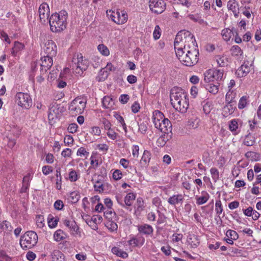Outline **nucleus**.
<instances>
[{"label": "nucleus", "instance_id": "7c9ffc66", "mask_svg": "<svg viewBox=\"0 0 261 261\" xmlns=\"http://www.w3.org/2000/svg\"><path fill=\"white\" fill-rule=\"evenodd\" d=\"M109 74V71H107L104 68H102L96 77V80L98 82H102L105 81Z\"/></svg>", "mask_w": 261, "mask_h": 261}, {"label": "nucleus", "instance_id": "4468645a", "mask_svg": "<svg viewBox=\"0 0 261 261\" xmlns=\"http://www.w3.org/2000/svg\"><path fill=\"white\" fill-rule=\"evenodd\" d=\"M43 49L44 55L46 56L53 57L56 55L57 51V46L53 40H48L46 42Z\"/></svg>", "mask_w": 261, "mask_h": 261}, {"label": "nucleus", "instance_id": "c03bdc74", "mask_svg": "<svg viewBox=\"0 0 261 261\" xmlns=\"http://www.w3.org/2000/svg\"><path fill=\"white\" fill-rule=\"evenodd\" d=\"M44 218L43 216L41 215H37L36 217V223L38 227L42 228L44 225Z\"/></svg>", "mask_w": 261, "mask_h": 261}, {"label": "nucleus", "instance_id": "774afa93", "mask_svg": "<svg viewBox=\"0 0 261 261\" xmlns=\"http://www.w3.org/2000/svg\"><path fill=\"white\" fill-rule=\"evenodd\" d=\"M0 261H11V258L4 252H0Z\"/></svg>", "mask_w": 261, "mask_h": 261}, {"label": "nucleus", "instance_id": "39448f33", "mask_svg": "<svg viewBox=\"0 0 261 261\" xmlns=\"http://www.w3.org/2000/svg\"><path fill=\"white\" fill-rule=\"evenodd\" d=\"M197 44H193L190 50L186 51V55L180 58V62L187 66H192L198 61L199 51Z\"/></svg>", "mask_w": 261, "mask_h": 261}, {"label": "nucleus", "instance_id": "8fccbe9b", "mask_svg": "<svg viewBox=\"0 0 261 261\" xmlns=\"http://www.w3.org/2000/svg\"><path fill=\"white\" fill-rule=\"evenodd\" d=\"M234 97L235 94H233L232 92L229 91L226 95V101L229 104H232L233 102Z\"/></svg>", "mask_w": 261, "mask_h": 261}, {"label": "nucleus", "instance_id": "1a4fd4ad", "mask_svg": "<svg viewBox=\"0 0 261 261\" xmlns=\"http://www.w3.org/2000/svg\"><path fill=\"white\" fill-rule=\"evenodd\" d=\"M223 70L211 69L207 70L204 73V82H217L222 80L223 76Z\"/></svg>", "mask_w": 261, "mask_h": 261}, {"label": "nucleus", "instance_id": "f8f14e48", "mask_svg": "<svg viewBox=\"0 0 261 261\" xmlns=\"http://www.w3.org/2000/svg\"><path fill=\"white\" fill-rule=\"evenodd\" d=\"M149 7L152 13L159 14L165 10L166 4L164 0H149Z\"/></svg>", "mask_w": 261, "mask_h": 261}, {"label": "nucleus", "instance_id": "a19ab883", "mask_svg": "<svg viewBox=\"0 0 261 261\" xmlns=\"http://www.w3.org/2000/svg\"><path fill=\"white\" fill-rule=\"evenodd\" d=\"M210 172L212 179L214 182H216L219 179V172L216 168H212L210 169Z\"/></svg>", "mask_w": 261, "mask_h": 261}, {"label": "nucleus", "instance_id": "de8ad7c7", "mask_svg": "<svg viewBox=\"0 0 261 261\" xmlns=\"http://www.w3.org/2000/svg\"><path fill=\"white\" fill-rule=\"evenodd\" d=\"M89 154V152L87 151L86 149L83 147L79 148L76 152L77 156H84L85 158H87Z\"/></svg>", "mask_w": 261, "mask_h": 261}, {"label": "nucleus", "instance_id": "ddd939ff", "mask_svg": "<svg viewBox=\"0 0 261 261\" xmlns=\"http://www.w3.org/2000/svg\"><path fill=\"white\" fill-rule=\"evenodd\" d=\"M252 64L250 62L245 61L236 71L237 76L239 77L246 76L249 73L252 69Z\"/></svg>", "mask_w": 261, "mask_h": 261}, {"label": "nucleus", "instance_id": "864d4df0", "mask_svg": "<svg viewBox=\"0 0 261 261\" xmlns=\"http://www.w3.org/2000/svg\"><path fill=\"white\" fill-rule=\"evenodd\" d=\"M189 126L192 128H196L199 125V120L197 118L191 119L188 121Z\"/></svg>", "mask_w": 261, "mask_h": 261}, {"label": "nucleus", "instance_id": "4d7b16f0", "mask_svg": "<svg viewBox=\"0 0 261 261\" xmlns=\"http://www.w3.org/2000/svg\"><path fill=\"white\" fill-rule=\"evenodd\" d=\"M153 36L155 40H158L161 36V29L159 25H156L153 33Z\"/></svg>", "mask_w": 261, "mask_h": 261}, {"label": "nucleus", "instance_id": "603ef678", "mask_svg": "<svg viewBox=\"0 0 261 261\" xmlns=\"http://www.w3.org/2000/svg\"><path fill=\"white\" fill-rule=\"evenodd\" d=\"M229 129L231 132H235L238 128V123L236 119H233L230 121L229 125Z\"/></svg>", "mask_w": 261, "mask_h": 261}, {"label": "nucleus", "instance_id": "49530a36", "mask_svg": "<svg viewBox=\"0 0 261 261\" xmlns=\"http://www.w3.org/2000/svg\"><path fill=\"white\" fill-rule=\"evenodd\" d=\"M226 235L228 238L237 240L239 238L238 233L233 230L229 229L226 231Z\"/></svg>", "mask_w": 261, "mask_h": 261}, {"label": "nucleus", "instance_id": "dca6fc26", "mask_svg": "<svg viewBox=\"0 0 261 261\" xmlns=\"http://www.w3.org/2000/svg\"><path fill=\"white\" fill-rule=\"evenodd\" d=\"M38 12L41 21L42 23L45 22L46 20L48 19L50 12L48 4L45 3L41 4L39 8Z\"/></svg>", "mask_w": 261, "mask_h": 261}, {"label": "nucleus", "instance_id": "393cba45", "mask_svg": "<svg viewBox=\"0 0 261 261\" xmlns=\"http://www.w3.org/2000/svg\"><path fill=\"white\" fill-rule=\"evenodd\" d=\"M102 106L106 109H113L115 100L110 96H105L102 101Z\"/></svg>", "mask_w": 261, "mask_h": 261}, {"label": "nucleus", "instance_id": "b1692460", "mask_svg": "<svg viewBox=\"0 0 261 261\" xmlns=\"http://www.w3.org/2000/svg\"><path fill=\"white\" fill-rule=\"evenodd\" d=\"M230 53L231 55L237 59L242 60L243 58V50L238 45L232 46L230 49Z\"/></svg>", "mask_w": 261, "mask_h": 261}, {"label": "nucleus", "instance_id": "c85d7f7f", "mask_svg": "<svg viewBox=\"0 0 261 261\" xmlns=\"http://www.w3.org/2000/svg\"><path fill=\"white\" fill-rule=\"evenodd\" d=\"M54 240L56 242H60L67 238V234L61 229H58L54 234Z\"/></svg>", "mask_w": 261, "mask_h": 261}, {"label": "nucleus", "instance_id": "680f3d73", "mask_svg": "<svg viewBox=\"0 0 261 261\" xmlns=\"http://www.w3.org/2000/svg\"><path fill=\"white\" fill-rule=\"evenodd\" d=\"M77 127L78 126L76 123H71L68 127V131L70 133H75L77 131Z\"/></svg>", "mask_w": 261, "mask_h": 261}, {"label": "nucleus", "instance_id": "2f4dec72", "mask_svg": "<svg viewBox=\"0 0 261 261\" xmlns=\"http://www.w3.org/2000/svg\"><path fill=\"white\" fill-rule=\"evenodd\" d=\"M0 230L1 232H9L12 231V227L10 223L7 221H0Z\"/></svg>", "mask_w": 261, "mask_h": 261}, {"label": "nucleus", "instance_id": "f704fd0d", "mask_svg": "<svg viewBox=\"0 0 261 261\" xmlns=\"http://www.w3.org/2000/svg\"><path fill=\"white\" fill-rule=\"evenodd\" d=\"M136 195L133 193H129L124 198V205L130 206L132 204L133 201L135 199Z\"/></svg>", "mask_w": 261, "mask_h": 261}, {"label": "nucleus", "instance_id": "a18cd8bd", "mask_svg": "<svg viewBox=\"0 0 261 261\" xmlns=\"http://www.w3.org/2000/svg\"><path fill=\"white\" fill-rule=\"evenodd\" d=\"M203 103V111L205 114H208L213 108V106L212 103L208 101H204Z\"/></svg>", "mask_w": 261, "mask_h": 261}, {"label": "nucleus", "instance_id": "bb28decb", "mask_svg": "<svg viewBox=\"0 0 261 261\" xmlns=\"http://www.w3.org/2000/svg\"><path fill=\"white\" fill-rule=\"evenodd\" d=\"M234 28L232 29L226 28L223 29L221 32V35L224 40L229 41L232 35H234Z\"/></svg>", "mask_w": 261, "mask_h": 261}, {"label": "nucleus", "instance_id": "bf43d9fd", "mask_svg": "<svg viewBox=\"0 0 261 261\" xmlns=\"http://www.w3.org/2000/svg\"><path fill=\"white\" fill-rule=\"evenodd\" d=\"M64 207V204L61 200H57L54 203V207L56 210L60 211L63 209Z\"/></svg>", "mask_w": 261, "mask_h": 261}, {"label": "nucleus", "instance_id": "aec40b11", "mask_svg": "<svg viewBox=\"0 0 261 261\" xmlns=\"http://www.w3.org/2000/svg\"><path fill=\"white\" fill-rule=\"evenodd\" d=\"M145 242V239L142 237H133L128 241V244L132 247H141Z\"/></svg>", "mask_w": 261, "mask_h": 261}, {"label": "nucleus", "instance_id": "58836bf2", "mask_svg": "<svg viewBox=\"0 0 261 261\" xmlns=\"http://www.w3.org/2000/svg\"><path fill=\"white\" fill-rule=\"evenodd\" d=\"M144 202L143 199L141 197H139L137 199L136 203L135 204V207L136 211L138 212H141L144 210Z\"/></svg>", "mask_w": 261, "mask_h": 261}, {"label": "nucleus", "instance_id": "79ce46f5", "mask_svg": "<svg viewBox=\"0 0 261 261\" xmlns=\"http://www.w3.org/2000/svg\"><path fill=\"white\" fill-rule=\"evenodd\" d=\"M98 51L102 55L105 56H108L110 54V51L108 48L103 44H99L97 46Z\"/></svg>", "mask_w": 261, "mask_h": 261}, {"label": "nucleus", "instance_id": "ea45409f", "mask_svg": "<svg viewBox=\"0 0 261 261\" xmlns=\"http://www.w3.org/2000/svg\"><path fill=\"white\" fill-rule=\"evenodd\" d=\"M248 96H242L239 101L238 108L239 109H244L248 104Z\"/></svg>", "mask_w": 261, "mask_h": 261}, {"label": "nucleus", "instance_id": "37998d69", "mask_svg": "<svg viewBox=\"0 0 261 261\" xmlns=\"http://www.w3.org/2000/svg\"><path fill=\"white\" fill-rule=\"evenodd\" d=\"M80 175L76 171L73 169H71L69 173V179L72 182L76 181L79 178Z\"/></svg>", "mask_w": 261, "mask_h": 261}, {"label": "nucleus", "instance_id": "09e8293b", "mask_svg": "<svg viewBox=\"0 0 261 261\" xmlns=\"http://www.w3.org/2000/svg\"><path fill=\"white\" fill-rule=\"evenodd\" d=\"M209 198V195L207 193H206L205 195L200 196L197 198V204L198 205H201L205 202L208 200Z\"/></svg>", "mask_w": 261, "mask_h": 261}, {"label": "nucleus", "instance_id": "13d9d810", "mask_svg": "<svg viewBox=\"0 0 261 261\" xmlns=\"http://www.w3.org/2000/svg\"><path fill=\"white\" fill-rule=\"evenodd\" d=\"M122 172L118 169H116L113 173V178L115 180H118L122 178Z\"/></svg>", "mask_w": 261, "mask_h": 261}, {"label": "nucleus", "instance_id": "6e6552de", "mask_svg": "<svg viewBox=\"0 0 261 261\" xmlns=\"http://www.w3.org/2000/svg\"><path fill=\"white\" fill-rule=\"evenodd\" d=\"M86 100L84 97H77L73 100L69 106V110L72 114H81L86 107Z\"/></svg>", "mask_w": 261, "mask_h": 261}, {"label": "nucleus", "instance_id": "69168bd1", "mask_svg": "<svg viewBox=\"0 0 261 261\" xmlns=\"http://www.w3.org/2000/svg\"><path fill=\"white\" fill-rule=\"evenodd\" d=\"M107 227L109 229L111 230L112 231H114L116 230L118 228L117 224L113 222H109L107 224Z\"/></svg>", "mask_w": 261, "mask_h": 261}, {"label": "nucleus", "instance_id": "338daca9", "mask_svg": "<svg viewBox=\"0 0 261 261\" xmlns=\"http://www.w3.org/2000/svg\"><path fill=\"white\" fill-rule=\"evenodd\" d=\"M71 154L72 150L70 148H66L64 149L61 153V155L64 158L70 157L71 155Z\"/></svg>", "mask_w": 261, "mask_h": 261}, {"label": "nucleus", "instance_id": "473e14b6", "mask_svg": "<svg viewBox=\"0 0 261 261\" xmlns=\"http://www.w3.org/2000/svg\"><path fill=\"white\" fill-rule=\"evenodd\" d=\"M236 109V107L233 106V105L230 103L226 105L223 109V113L224 116H228L231 114H232Z\"/></svg>", "mask_w": 261, "mask_h": 261}, {"label": "nucleus", "instance_id": "4be33fe9", "mask_svg": "<svg viewBox=\"0 0 261 261\" xmlns=\"http://www.w3.org/2000/svg\"><path fill=\"white\" fill-rule=\"evenodd\" d=\"M138 230L141 234L148 236L152 234L153 228L149 224H144L138 226Z\"/></svg>", "mask_w": 261, "mask_h": 261}, {"label": "nucleus", "instance_id": "423d86ee", "mask_svg": "<svg viewBox=\"0 0 261 261\" xmlns=\"http://www.w3.org/2000/svg\"><path fill=\"white\" fill-rule=\"evenodd\" d=\"M38 236L34 231H28L20 239V245L22 249H31L34 247L38 241Z\"/></svg>", "mask_w": 261, "mask_h": 261}, {"label": "nucleus", "instance_id": "20e7f679", "mask_svg": "<svg viewBox=\"0 0 261 261\" xmlns=\"http://www.w3.org/2000/svg\"><path fill=\"white\" fill-rule=\"evenodd\" d=\"M152 119L154 125L161 132L168 134L172 132V126L171 122L164 117V114L159 110L153 112Z\"/></svg>", "mask_w": 261, "mask_h": 261}, {"label": "nucleus", "instance_id": "f03ea898", "mask_svg": "<svg viewBox=\"0 0 261 261\" xmlns=\"http://www.w3.org/2000/svg\"><path fill=\"white\" fill-rule=\"evenodd\" d=\"M171 103L173 107L181 113H185L189 107V98L181 88L174 87L170 92Z\"/></svg>", "mask_w": 261, "mask_h": 261}, {"label": "nucleus", "instance_id": "c756f323", "mask_svg": "<svg viewBox=\"0 0 261 261\" xmlns=\"http://www.w3.org/2000/svg\"><path fill=\"white\" fill-rule=\"evenodd\" d=\"M112 252L114 254L122 258H126L128 257V254L119 247H114L112 249Z\"/></svg>", "mask_w": 261, "mask_h": 261}, {"label": "nucleus", "instance_id": "5701e85b", "mask_svg": "<svg viewBox=\"0 0 261 261\" xmlns=\"http://www.w3.org/2000/svg\"><path fill=\"white\" fill-rule=\"evenodd\" d=\"M184 197L182 194L173 195L169 197L168 199V202L172 205L181 203L183 202Z\"/></svg>", "mask_w": 261, "mask_h": 261}, {"label": "nucleus", "instance_id": "0eeeda50", "mask_svg": "<svg viewBox=\"0 0 261 261\" xmlns=\"http://www.w3.org/2000/svg\"><path fill=\"white\" fill-rule=\"evenodd\" d=\"M88 66L89 61L86 59H84L81 54H77L73 57L71 67L76 74L81 75Z\"/></svg>", "mask_w": 261, "mask_h": 261}, {"label": "nucleus", "instance_id": "4c0bfd02", "mask_svg": "<svg viewBox=\"0 0 261 261\" xmlns=\"http://www.w3.org/2000/svg\"><path fill=\"white\" fill-rule=\"evenodd\" d=\"M81 197L79 192L73 191L70 194L69 200L72 203H75L79 201Z\"/></svg>", "mask_w": 261, "mask_h": 261}, {"label": "nucleus", "instance_id": "a211bd4d", "mask_svg": "<svg viewBox=\"0 0 261 261\" xmlns=\"http://www.w3.org/2000/svg\"><path fill=\"white\" fill-rule=\"evenodd\" d=\"M227 8L229 11L233 13L234 16L237 18L239 14V4L237 0H228Z\"/></svg>", "mask_w": 261, "mask_h": 261}, {"label": "nucleus", "instance_id": "6e6d98bb", "mask_svg": "<svg viewBox=\"0 0 261 261\" xmlns=\"http://www.w3.org/2000/svg\"><path fill=\"white\" fill-rule=\"evenodd\" d=\"M138 126L139 132L141 133L144 134L147 129V123L144 122H140L138 123Z\"/></svg>", "mask_w": 261, "mask_h": 261}, {"label": "nucleus", "instance_id": "3c124183", "mask_svg": "<svg viewBox=\"0 0 261 261\" xmlns=\"http://www.w3.org/2000/svg\"><path fill=\"white\" fill-rule=\"evenodd\" d=\"M215 206V211H216L217 214L219 215L221 214L223 212V209L220 200H216Z\"/></svg>", "mask_w": 261, "mask_h": 261}, {"label": "nucleus", "instance_id": "c9c22d12", "mask_svg": "<svg viewBox=\"0 0 261 261\" xmlns=\"http://www.w3.org/2000/svg\"><path fill=\"white\" fill-rule=\"evenodd\" d=\"M59 221L58 218H54L52 215H49L48 217V225L51 228H55L57 226Z\"/></svg>", "mask_w": 261, "mask_h": 261}, {"label": "nucleus", "instance_id": "9d476101", "mask_svg": "<svg viewBox=\"0 0 261 261\" xmlns=\"http://www.w3.org/2000/svg\"><path fill=\"white\" fill-rule=\"evenodd\" d=\"M107 15L110 19L118 24H124L126 22L128 16L124 11H107Z\"/></svg>", "mask_w": 261, "mask_h": 261}, {"label": "nucleus", "instance_id": "9b49d317", "mask_svg": "<svg viewBox=\"0 0 261 261\" xmlns=\"http://www.w3.org/2000/svg\"><path fill=\"white\" fill-rule=\"evenodd\" d=\"M15 101L18 106L25 109H29L32 105V98L27 93H17L15 96Z\"/></svg>", "mask_w": 261, "mask_h": 261}, {"label": "nucleus", "instance_id": "0e129e2a", "mask_svg": "<svg viewBox=\"0 0 261 261\" xmlns=\"http://www.w3.org/2000/svg\"><path fill=\"white\" fill-rule=\"evenodd\" d=\"M107 134L110 139L113 140L116 139L118 136V134L112 129L109 130Z\"/></svg>", "mask_w": 261, "mask_h": 261}, {"label": "nucleus", "instance_id": "412c9836", "mask_svg": "<svg viewBox=\"0 0 261 261\" xmlns=\"http://www.w3.org/2000/svg\"><path fill=\"white\" fill-rule=\"evenodd\" d=\"M187 243L191 248H195L199 245L200 239L198 236L194 234H190L188 237Z\"/></svg>", "mask_w": 261, "mask_h": 261}, {"label": "nucleus", "instance_id": "a878e982", "mask_svg": "<svg viewBox=\"0 0 261 261\" xmlns=\"http://www.w3.org/2000/svg\"><path fill=\"white\" fill-rule=\"evenodd\" d=\"M51 261H65L64 254L59 250H55L51 254Z\"/></svg>", "mask_w": 261, "mask_h": 261}, {"label": "nucleus", "instance_id": "5fc2aeb1", "mask_svg": "<svg viewBox=\"0 0 261 261\" xmlns=\"http://www.w3.org/2000/svg\"><path fill=\"white\" fill-rule=\"evenodd\" d=\"M94 189L98 191L99 192H101L103 191V185L102 183L100 180H97L94 185Z\"/></svg>", "mask_w": 261, "mask_h": 261}, {"label": "nucleus", "instance_id": "e433bc0d", "mask_svg": "<svg viewBox=\"0 0 261 261\" xmlns=\"http://www.w3.org/2000/svg\"><path fill=\"white\" fill-rule=\"evenodd\" d=\"M255 143V138L252 136L247 135L244 139L243 143L247 146H251Z\"/></svg>", "mask_w": 261, "mask_h": 261}, {"label": "nucleus", "instance_id": "052dcab7", "mask_svg": "<svg viewBox=\"0 0 261 261\" xmlns=\"http://www.w3.org/2000/svg\"><path fill=\"white\" fill-rule=\"evenodd\" d=\"M42 171L44 175H47L51 173L53 171V169L51 166H44L42 167Z\"/></svg>", "mask_w": 261, "mask_h": 261}, {"label": "nucleus", "instance_id": "f257e3e1", "mask_svg": "<svg viewBox=\"0 0 261 261\" xmlns=\"http://www.w3.org/2000/svg\"><path fill=\"white\" fill-rule=\"evenodd\" d=\"M193 44H197L193 34L188 31H179L176 35L174 40V49L176 57L180 61V58L186 55V51L190 50Z\"/></svg>", "mask_w": 261, "mask_h": 261}, {"label": "nucleus", "instance_id": "f3484780", "mask_svg": "<svg viewBox=\"0 0 261 261\" xmlns=\"http://www.w3.org/2000/svg\"><path fill=\"white\" fill-rule=\"evenodd\" d=\"M63 224L70 229L72 235L81 236L79 227L74 221H71L69 220L65 219L63 221Z\"/></svg>", "mask_w": 261, "mask_h": 261}, {"label": "nucleus", "instance_id": "7ed1b4c3", "mask_svg": "<svg viewBox=\"0 0 261 261\" xmlns=\"http://www.w3.org/2000/svg\"><path fill=\"white\" fill-rule=\"evenodd\" d=\"M67 13L62 10L59 13L53 14L49 18L50 30L53 32H60L66 27Z\"/></svg>", "mask_w": 261, "mask_h": 261}, {"label": "nucleus", "instance_id": "cd10ccee", "mask_svg": "<svg viewBox=\"0 0 261 261\" xmlns=\"http://www.w3.org/2000/svg\"><path fill=\"white\" fill-rule=\"evenodd\" d=\"M151 159V153L150 151L145 150L144 151L143 155L140 160V164L143 166H147Z\"/></svg>", "mask_w": 261, "mask_h": 261}, {"label": "nucleus", "instance_id": "2eb2a0df", "mask_svg": "<svg viewBox=\"0 0 261 261\" xmlns=\"http://www.w3.org/2000/svg\"><path fill=\"white\" fill-rule=\"evenodd\" d=\"M40 71L41 74L45 73L52 66L53 64V57L44 55L41 59Z\"/></svg>", "mask_w": 261, "mask_h": 261}, {"label": "nucleus", "instance_id": "e2e57ef3", "mask_svg": "<svg viewBox=\"0 0 261 261\" xmlns=\"http://www.w3.org/2000/svg\"><path fill=\"white\" fill-rule=\"evenodd\" d=\"M64 143L66 145L70 146L73 144V139L70 135H66L64 138Z\"/></svg>", "mask_w": 261, "mask_h": 261}, {"label": "nucleus", "instance_id": "6ab92c4d", "mask_svg": "<svg viewBox=\"0 0 261 261\" xmlns=\"http://www.w3.org/2000/svg\"><path fill=\"white\" fill-rule=\"evenodd\" d=\"M219 86L220 84L217 82L205 83V84H204V88L209 92L213 94H216L218 93Z\"/></svg>", "mask_w": 261, "mask_h": 261}, {"label": "nucleus", "instance_id": "72a5a7b5", "mask_svg": "<svg viewBox=\"0 0 261 261\" xmlns=\"http://www.w3.org/2000/svg\"><path fill=\"white\" fill-rule=\"evenodd\" d=\"M24 48V45L18 41L14 42V47L12 48L11 50V54L13 56H15L18 52L22 50Z\"/></svg>", "mask_w": 261, "mask_h": 261}]
</instances>
